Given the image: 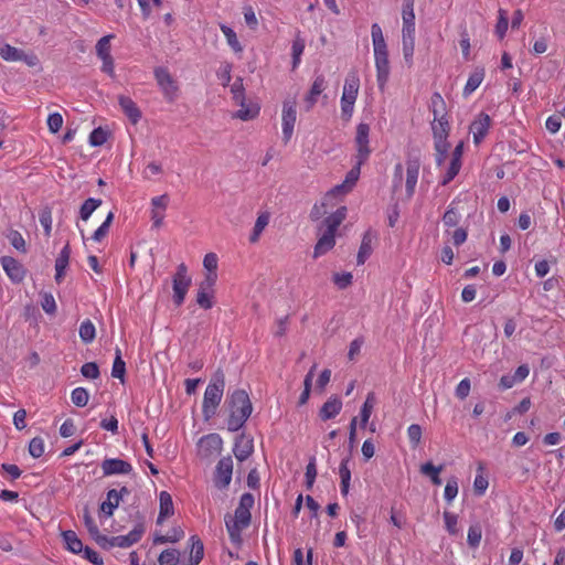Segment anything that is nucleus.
I'll return each mask as SVG.
<instances>
[{"label":"nucleus","mask_w":565,"mask_h":565,"mask_svg":"<svg viewBox=\"0 0 565 565\" xmlns=\"http://www.w3.org/2000/svg\"><path fill=\"white\" fill-rule=\"evenodd\" d=\"M370 126L364 122H360L356 127V135H355V148H356V154H355V166L347 173L345 180L343 183L334 186L328 195H335V194H343L352 190V188L355 185L356 181L360 177V170L361 166L364 164L372 150L370 148Z\"/></svg>","instance_id":"obj_1"},{"label":"nucleus","mask_w":565,"mask_h":565,"mask_svg":"<svg viewBox=\"0 0 565 565\" xmlns=\"http://www.w3.org/2000/svg\"><path fill=\"white\" fill-rule=\"evenodd\" d=\"M347 207L340 206L335 212L331 213L327 216L319 225V231H323L322 235L319 237L317 244L313 249V257L318 258L324 255L327 252L332 249L335 245V232L341 223L347 217Z\"/></svg>","instance_id":"obj_2"},{"label":"nucleus","mask_w":565,"mask_h":565,"mask_svg":"<svg viewBox=\"0 0 565 565\" xmlns=\"http://www.w3.org/2000/svg\"><path fill=\"white\" fill-rule=\"evenodd\" d=\"M254 505V495L244 493L235 510L234 518L227 515L225 519L226 530L233 543L241 542V532L248 527L252 520L250 509Z\"/></svg>","instance_id":"obj_3"},{"label":"nucleus","mask_w":565,"mask_h":565,"mask_svg":"<svg viewBox=\"0 0 565 565\" xmlns=\"http://www.w3.org/2000/svg\"><path fill=\"white\" fill-rule=\"evenodd\" d=\"M230 417L227 428L231 431L241 429L252 414L253 406L244 390H235L228 397Z\"/></svg>","instance_id":"obj_4"},{"label":"nucleus","mask_w":565,"mask_h":565,"mask_svg":"<svg viewBox=\"0 0 565 565\" xmlns=\"http://www.w3.org/2000/svg\"><path fill=\"white\" fill-rule=\"evenodd\" d=\"M224 387V373L221 370H217L206 386L203 396L202 412L206 420L216 414V409L223 397Z\"/></svg>","instance_id":"obj_5"},{"label":"nucleus","mask_w":565,"mask_h":565,"mask_svg":"<svg viewBox=\"0 0 565 565\" xmlns=\"http://www.w3.org/2000/svg\"><path fill=\"white\" fill-rule=\"evenodd\" d=\"M360 88V79L355 74H350L343 85L341 97V117L349 121L352 117L354 104Z\"/></svg>","instance_id":"obj_6"},{"label":"nucleus","mask_w":565,"mask_h":565,"mask_svg":"<svg viewBox=\"0 0 565 565\" xmlns=\"http://www.w3.org/2000/svg\"><path fill=\"white\" fill-rule=\"evenodd\" d=\"M231 92L233 94V100L235 104L239 105L241 108L237 110L235 117L242 120H250L255 118L259 113V107L256 105L247 106L245 104V94L243 79L237 77L233 85L231 86Z\"/></svg>","instance_id":"obj_7"},{"label":"nucleus","mask_w":565,"mask_h":565,"mask_svg":"<svg viewBox=\"0 0 565 565\" xmlns=\"http://www.w3.org/2000/svg\"><path fill=\"white\" fill-rule=\"evenodd\" d=\"M191 282V277L188 275V267L184 263H181L177 267V270L172 277V299L175 306L179 307L183 303Z\"/></svg>","instance_id":"obj_8"},{"label":"nucleus","mask_w":565,"mask_h":565,"mask_svg":"<svg viewBox=\"0 0 565 565\" xmlns=\"http://www.w3.org/2000/svg\"><path fill=\"white\" fill-rule=\"evenodd\" d=\"M428 108L434 115V120L431 122V131L434 132V128L437 129L439 126H441V128H445L446 131H449L450 125L448 121L447 105L440 93L435 92L431 95Z\"/></svg>","instance_id":"obj_9"},{"label":"nucleus","mask_w":565,"mask_h":565,"mask_svg":"<svg viewBox=\"0 0 565 565\" xmlns=\"http://www.w3.org/2000/svg\"><path fill=\"white\" fill-rule=\"evenodd\" d=\"M154 77L163 93L164 98L169 103H172L177 98L179 92V87L174 78L164 67H157L154 70Z\"/></svg>","instance_id":"obj_10"},{"label":"nucleus","mask_w":565,"mask_h":565,"mask_svg":"<svg viewBox=\"0 0 565 565\" xmlns=\"http://www.w3.org/2000/svg\"><path fill=\"white\" fill-rule=\"evenodd\" d=\"M233 460L230 456L218 460L214 472V484L217 489H226L232 480Z\"/></svg>","instance_id":"obj_11"},{"label":"nucleus","mask_w":565,"mask_h":565,"mask_svg":"<svg viewBox=\"0 0 565 565\" xmlns=\"http://www.w3.org/2000/svg\"><path fill=\"white\" fill-rule=\"evenodd\" d=\"M415 0H404L402 19V40H415V13H414Z\"/></svg>","instance_id":"obj_12"},{"label":"nucleus","mask_w":565,"mask_h":565,"mask_svg":"<svg viewBox=\"0 0 565 565\" xmlns=\"http://www.w3.org/2000/svg\"><path fill=\"white\" fill-rule=\"evenodd\" d=\"M420 159L418 156H408L406 160V194L412 198L418 180Z\"/></svg>","instance_id":"obj_13"},{"label":"nucleus","mask_w":565,"mask_h":565,"mask_svg":"<svg viewBox=\"0 0 565 565\" xmlns=\"http://www.w3.org/2000/svg\"><path fill=\"white\" fill-rule=\"evenodd\" d=\"M297 119L296 102L287 100L282 106V135L285 141H289L292 136L295 122Z\"/></svg>","instance_id":"obj_14"},{"label":"nucleus","mask_w":565,"mask_h":565,"mask_svg":"<svg viewBox=\"0 0 565 565\" xmlns=\"http://www.w3.org/2000/svg\"><path fill=\"white\" fill-rule=\"evenodd\" d=\"M449 131H446L445 128L439 126L437 129L434 128V146L437 152L436 154V163L437 166H441L447 157L448 150L450 148V143L447 141Z\"/></svg>","instance_id":"obj_15"},{"label":"nucleus","mask_w":565,"mask_h":565,"mask_svg":"<svg viewBox=\"0 0 565 565\" xmlns=\"http://www.w3.org/2000/svg\"><path fill=\"white\" fill-rule=\"evenodd\" d=\"M100 467L104 477L114 475H129L132 471V466L128 461L119 458H107L103 460Z\"/></svg>","instance_id":"obj_16"},{"label":"nucleus","mask_w":565,"mask_h":565,"mask_svg":"<svg viewBox=\"0 0 565 565\" xmlns=\"http://www.w3.org/2000/svg\"><path fill=\"white\" fill-rule=\"evenodd\" d=\"M491 118L486 113H480L470 125V132L473 136V142L479 145L489 131Z\"/></svg>","instance_id":"obj_17"},{"label":"nucleus","mask_w":565,"mask_h":565,"mask_svg":"<svg viewBox=\"0 0 565 565\" xmlns=\"http://www.w3.org/2000/svg\"><path fill=\"white\" fill-rule=\"evenodd\" d=\"M145 532L142 524H137L127 535L111 536V548L115 546L127 548L139 542Z\"/></svg>","instance_id":"obj_18"},{"label":"nucleus","mask_w":565,"mask_h":565,"mask_svg":"<svg viewBox=\"0 0 565 565\" xmlns=\"http://www.w3.org/2000/svg\"><path fill=\"white\" fill-rule=\"evenodd\" d=\"M1 265L12 281L20 282L23 280L25 270L22 264H20L17 259L10 256H3L1 258Z\"/></svg>","instance_id":"obj_19"},{"label":"nucleus","mask_w":565,"mask_h":565,"mask_svg":"<svg viewBox=\"0 0 565 565\" xmlns=\"http://www.w3.org/2000/svg\"><path fill=\"white\" fill-rule=\"evenodd\" d=\"M377 239V233L369 228L362 237V242L359 248L356 263L363 265L373 252V242Z\"/></svg>","instance_id":"obj_20"},{"label":"nucleus","mask_w":565,"mask_h":565,"mask_svg":"<svg viewBox=\"0 0 565 565\" xmlns=\"http://www.w3.org/2000/svg\"><path fill=\"white\" fill-rule=\"evenodd\" d=\"M374 57L377 84L379 87L383 89L390 76L388 52L374 54Z\"/></svg>","instance_id":"obj_21"},{"label":"nucleus","mask_w":565,"mask_h":565,"mask_svg":"<svg viewBox=\"0 0 565 565\" xmlns=\"http://www.w3.org/2000/svg\"><path fill=\"white\" fill-rule=\"evenodd\" d=\"M71 258V246L67 242L55 259V281L61 284L65 277L66 268Z\"/></svg>","instance_id":"obj_22"},{"label":"nucleus","mask_w":565,"mask_h":565,"mask_svg":"<svg viewBox=\"0 0 565 565\" xmlns=\"http://www.w3.org/2000/svg\"><path fill=\"white\" fill-rule=\"evenodd\" d=\"M222 444L223 441L220 435L209 434L200 439L199 448L200 451L207 457L213 454H218L222 449Z\"/></svg>","instance_id":"obj_23"},{"label":"nucleus","mask_w":565,"mask_h":565,"mask_svg":"<svg viewBox=\"0 0 565 565\" xmlns=\"http://www.w3.org/2000/svg\"><path fill=\"white\" fill-rule=\"evenodd\" d=\"M118 103L125 115L136 125L141 118V111L136 103L130 97L124 95L118 97Z\"/></svg>","instance_id":"obj_24"},{"label":"nucleus","mask_w":565,"mask_h":565,"mask_svg":"<svg viewBox=\"0 0 565 565\" xmlns=\"http://www.w3.org/2000/svg\"><path fill=\"white\" fill-rule=\"evenodd\" d=\"M342 409V401L338 396H331L320 408L319 416L322 420L334 418Z\"/></svg>","instance_id":"obj_25"},{"label":"nucleus","mask_w":565,"mask_h":565,"mask_svg":"<svg viewBox=\"0 0 565 565\" xmlns=\"http://www.w3.org/2000/svg\"><path fill=\"white\" fill-rule=\"evenodd\" d=\"M160 510L157 523L161 524L167 518L173 515L174 508L172 497L167 491H161L159 494Z\"/></svg>","instance_id":"obj_26"},{"label":"nucleus","mask_w":565,"mask_h":565,"mask_svg":"<svg viewBox=\"0 0 565 565\" xmlns=\"http://www.w3.org/2000/svg\"><path fill=\"white\" fill-rule=\"evenodd\" d=\"M253 449V441L242 435L236 438L233 452L238 461H244L252 455Z\"/></svg>","instance_id":"obj_27"},{"label":"nucleus","mask_w":565,"mask_h":565,"mask_svg":"<svg viewBox=\"0 0 565 565\" xmlns=\"http://www.w3.org/2000/svg\"><path fill=\"white\" fill-rule=\"evenodd\" d=\"M484 74L486 72L483 67L475 68V71L469 75L468 81L463 87V97L470 96L481 85L484 79Z\"/></svg>","instance_id":"obj_28"},{"label":"nucleus","mask_w":565,"mask_h":565,"mask_svg":"<svg viewBox=\"0 0 565 565\" xmlns=\"http://www.w3.org/2000/svg\"><path fill=\"white\" fill-rule=\"evenodd\" d=\"M191 548L188 563L184 565H198L204 556V545L201 539L196 535L190 537Z\"/></svg>","instance_id":"obj_29"},{"label":"nucleus","mask_w":565,"mask_h":565,"mask_svg":"<svg viewBox=\"0 0 565 565\" xmlns=\"http://www.w3.org/2000/svg\"><path fill=\"white\" fill-rule=\"evenodd\" d=\"M326 88V79L323 75L316 76L311 88L309 90V94L306 97V103L308 104L307 109H310L316 103L318 96Z\"/></svg>","instance_id":"obj_30"},{"label":"nucleus","mask_w":565,"mask_h":565,"mask_svg":"<svg viewBox=\"0 0 565 565\" xmlns=\"http://www.w3.org/2000/svg\"><path fill=\"white\" fill-rule=\"evenodd\" d=\"M371 35L373 42L374 54L387 53V45L383 35V31L379 23H373L371 26Z\"/></svg>","instance_id":"obj_31"},{"label":"nucleus","mask_w":565,"mask_h":565,"mask_svg":"<svg viewBox=\"0 0 565 565\" xmlns=\"http://www.w3.org/2000/svg\"><path fill=\"white\" fill-rule=\"evenodd\" d=\"M62 537L66 548L74 554H78L85 548L77 534L72 530L63 531Z\"/></svg>","instance_id":"obj_32"},{"label":"nucleus","mask_w":565,"mask_h":565,"mask_svg":"<svg viewBox=\"0 0 565 565\" xmlns=\"http://www.w3.org/2000/svg\"><path fill=\"white\" fill-rule=\"evenodd\" d=\"M119 503L120 502L118 500L117 490L110 489L107 492L106 500L100 504V511L106 516H111L114 514V511L118 508Z\"/></svg>","instance_id":"obj_33"},{"label":"nucleus","mask_w":565,"mask_h":565,"mask_svg":"<svg viewBox=\"0 0 565 565\" xmlns=\"http://www.w3.org/2000/svg\"><path fill=\"white\" fill-rule=\"evenodd\" d=\"M444 466L440 465L438 467L434 466L433 462L428 461L420 466V473L430 478L431 482L435 486L441 484V479L439 473L443 471Z\"/></svg>","instance_id":"obj_34"},{"label":"nucleus","mask_w":565,"mask_h":565,"mask_svg":"<svg viewBox=\"0 0 565 565\" xmlns=\"http://www.w3.org/2000/svg\"><path fill=\"white\" fill-rule=\"evenodd\" d=\"M349 458L342 459L339 467V475L341 478V493L347 495L349 493L350 481H351V471L349 469Z\"/></svg>","instance_id":"obj_35"},{"label":"nucleus","mask_w":565,"mask_h":565,"mask_svg":"<svg viewBox=\"0 0 565 565\" xmlns=\"http://www.w3.org/2000/svg\"><path fill=\"white\" fill-rule=\"evenodd\" d=\"M0 56L6 61H21L23 52L8 43L0 44Z\"/></svg>","instance_id":"obj_36"},{"label":"nucleus","mask_w":565,"mask_h":565,"mask_svg":"<svg viewBox=\"0 0 565 565\" xmlns=\"http://www.w3.org/2000/svg\"><path fill=\"white\" fill-rule=\"evenodd\" d=\"M78 332L79 338L84 343L93 342L96 337L95 326L89 319H86L81 323Z\"/></svg>","instance_id":"obj_37"},{"label":"nucleus","mask_w":565,"mask_h":565,"mask_svg":"<svg viewBox=\"0 0 565 565\" xmlns=\"http://www.w3.org/2000/svg\"><path fill=\"white\" fill-rule=\"evenodd\" d=\"M102 203L103 201L100 199H87L79 209V217L83 221H87L93 214V212L102 205Z\"/></svg>","instance_id":"obj_38"},{"label":"nucleus","mask_w":565,"mask_h":565,"mask_svg":"<svg viewBox=\"0 0 565 565\" xmlns=\"http://www.w3.org/2000/svg\"><path fill=\"white\" fill-rule=\"evenodd\" d=\"M375 405V396L374 393H369L365 402L363 403L360 412L361 417V426L364 427L372 414L373 407Z\"/></svg>","instance_id":"obj_39"},{"label":"nucleus","mask_w":565,"mask_h":565,"mask_svg":"<svg viewBox=\"0 0 565 565\" xmlns=\"http://www.w3.org/2000/svg\"><path fill=\"white\" fill-rule=\"evenodd\" d=\"M126 373V363L121 358V350L116 348V356L113 363L111 376L115 379L124 380Z\"/></svg>","instance_id":"obj_40"},{"label":"nucleus","mask_w":565,"mask_h":565,"mask_svg":"<svg viewBox=\"0 0 565 565\" xmlns=\"http://www.w3.org/2000/svg\"><path fill=\"white\" fill-rule=\"evenodd\" d=\"M509 28V18L508 12L504 9H499L498 11V21L495 24V34L500 40H502Z\"/></svg>","instance_id":"obj_41"},{"label":"nucleus","mask_w":565,"mask_h":565,"mask_svg":"<svg viewBox=\"0 0 565 565\" xmlns=\"http://www.w3.org/2000/svg\"><path fill=\"white\" fill-rule=\"evenodd\" d=\"M184 536L181 527H173L168 535H156L154 544L175 543Z\"/></svg>","instance_id":"obj_42"},{"label":"nucleus","mask_w":565,"mask_h":565,"mask_svg":"<svg viewBox=\"0 0 565 565\" xmlns=\"http://www.w3.org/2000/svg\"><path fill=\"white\" fill-rule=\"evenodd\" d=\"M460 218H461V214L454 206V203H451L448 206L447 211L444 213L443 223L446 227H455L458 225Z\"/></svg>","instance_id":"obj_43"},{"label":"nucleus","mask_w":565,"mask_h":565,"mask_svg":"<svg viewBox=\"0 0 565 565\" xmlns=\"http://www.w3.org/2000/svg\"><path fill=\"white\" fill-rule=\"evenodd\" d=\"M481 537H482V527H481L480 523L477 522V523L470 525V527L468 530V536H467L468 545L472 548L478 547L481 542Z\"/></svg>","instance_id":"obj_44"},{"label":"nucleus","mask_w":565,"mask_h":565,"mask_svg":"<svg viewBox=\"0 0 565 565\" xmlns=\"http://www.w3.org/2000/svg\"><path fill=\"white\" fill-rule=\"evenodd\" d=\"M269 216L267 214H260L254 225L253 233L249 236L250 243H256L259 239L260 234L268 225Z\"/></svg>","instance_id":"obj_45"},{"label":"nucleus","mask_w":565,"mask_h":565,"mask_svg":"<svg viewBox=\"0 0 565 565\" xmlns=\"http://www.w3.org/2000/svg\"><path fill=\"white\" fill-rule=\"evenodd\" d=\"M221 31L226 38L227 44L233 49L235 52H242L243 47L236 36V33L234 30L225 24H221Z\"/></svg>","instance_id":"obj_46"},{"label":"nucleus","mask_w":565,"mask_h":565,"mask_svg":"<svg viewBox=\"0 0 565 565\" xmlns=\"http://www.w3.org/2000/svg\"><path fill=\"white\" fill-rule=\"evenodd\" d=\"M180 561V553L175 548H168L161 552L158 562L160 565H177Z\"/></svg>","instance_id":"obj_47"},{"label":"nucleus","mask_w":565,"mask_h":565,"mask_svg":"<svg viewBox=\"0 0 565 565\" xmlns=\"http://www.w3.org/2000/svg\"><path fill=\"white\" fill-rule=\"evenodd\" d=\"M72 403L77 407H84L87 405L89 399L88 391L84 387H76L71 394Z\"/></svg>","instance_id":"obj_48"},{"label":"nucleus","mask_w":565,"mask_h":565,"mask_svg":"<svg viewBox=\"0 0 565 565\" xmlns=\"http://www.w3.org/2000/svg\"><path fill=\"white\" fill-rule=\"evenodd\" d=\"M114 213L109 212L102 225L94 232L92 238L95 242H100L109 232V227L114 221Z\"/></svg>","instance_id":"obj_49"},{"label":"nucleus","mask_w":565,"mask_h":565,"mask_svg":"<svg viewBox=\"0 0 565 565\" xmlns=\"http://www.w3.org/2000/svg\"><path fill=\"white\" fill-rule=\"evenodd\" d=\"M305 50V40L299 36V34L296 36V39L292 42L291 51H292V67L296 68L298 64L300 63V56L303 53Z\"/></svg>","instance_id":"obj_50"},{"label":"nucleus","mask_w":565,"mask_h":565,"mask_svg":"<svg viewBox=\"0 0 565 565\" xmlns=\"http://www.w3.org/2000/svg\"><path fill=\"white\" fill-rule=\"evenodd\" d=\"M113 34H108L98 40L96 44V53L99 58L110 56V40Z\"/></svg>","instance_id":"obj_51"},{"label":"nucleus","mask_w":565,"mask_h":565,"mask_svg":"<svg viewBox=\"0 0 565 565\" xmlns=\"http://www.w3.org/2000/svg\"><path fill=\"white\" fill-rule=\"evenodd\" d=\"M40 223L44 228V234L46 237H50L51 231H52V211L49 206H45L43 210H41L40 215Z\"/></svg>","instance_id":"obj_52"},{"label":"nucleus","mask_w":565,"mask_h":565,"mask_svg":"<svg viewBox=\"0 0 565 565\" xmlns=\"http://www.w3.org/2000/svg\"><path fill=\"white\" fill-rule=\"evenodd\" d=\"M196 303L205 310L211 309L214 305L213 292L198 289Z\"/></svg>","instance_id":"obj_53"},{"label":"nucleus","mask_w":565,"mask_h":565,"mask_svg":"<svg viewBox=\"0 0 565 565\" xmlns=\"http://www.w3.org/2000/svg\"><path fill=\"white\" fill-rule=\"evenodd\" d=\"M107 131L102 127L95 128L89 135V143L93 147L103 146L107 140Z\"/></svg>","instance_id":"obj_54"},{"label":"nucleus","mask_w":565,"mask_h":565,"mask_svg":"<svg viewBox=\"0 0 565 565\" xmlns=\"http://www.w3.org/2000/svg\"><path fill=\"white\" fill-rule=\"evenodd\" d=\"M44 440L41 437H34L29 444V452L33 458H40L44 454Z\"/></svg>","instance_id":"obj_55"},{"label":"nucleus","mask_w":565,"mask_h":565,"mask_svg":"<svg viewBox=\"0 0 565 565\" xmlns=\"http://www.w3.org/2000/svg\"><path fill=\"white\" fill-rule=\"evenodd\" d=\"M457 494H458V480L456 477H451L448 479V481L446 483L444 497H445L446 501L451 502L457 497Z\"/></svg>","instance_id":"obj_56"},{"label":"nucleus","mask_w":565,"mask_h":565,"mask_svg":"<svg viewBox=\"0 0 565 565\" xmlns=\"http://www.w3.org/2000/svg\"><path fill=\"white\" fill-rule=\"evenodd\" d=\"M317 477V466L316 458H310L307 468H306V487L307 489H311Z\"/></svg>","instance_id":"obj_57"},{"label":"nucleus","mask_w":565,"mask_h":565,"mask_svg":"<svg viewBox=\"0 0 565 565\" xmlns=\"http://www.w3.org/2000/svg\"><path fill=\"white\" fill-rule=\"evenodd\" d=\"M81 373L86 379L96 380L99 377V367L95 362H87L82 365Z\"/></svg>","instance_id":"obj_58"},{"label":"nucleus","mask_w":565,"mask_h":565,"mask_svg":"<svg viewBox=\"0 0 565 565\" xmlns=\"http://www.w3.org/2000/svg\"><path fill=\"white\" fill-rule=\"evenodd\" d=\"M403 43V55L405 63L408 66L413 65V56L415 51V40H402Z\"/></svg>","instance_id":"obj_59"},{"label":"nucleus","mask_w":565,"mask_h":565,"mask_svg":"<svg viewBox=\"0 0 565 565\" xmlns=\"http://www.w3.org/2000/svg\"><path fill=\"white\" fill-rule=\"evenodd\" d=\"M8 238L10 241L11 245L15 249H18L22 253L26 252L25 241H24L23 236L18 231H10V233L8 234Z\"/></svg>","instance_id":"obj_60"},{"label":"nucleus","mask_w":565,"mask_h":565,"mask_svg":"<svg viewBox=\"0 0 565 565\" xmlns=\"http://www.w3.org/2000/svg\"><path fill=\"white\" fill-rule=\"evenodd\" d=\"M41 307L49 315L56 312V302L52 294L46 292L42 296Z\"/></svg>","instance_id":"obj_61"},{"label":"nucleus","mask_w":565,"mask_h":565,"mask_svg":"<svg viewBox=\"0 0 565 565\" xmlns=\"http://www.w3.org/2000/svg\"><path fill=\"white\" fill-rule=\"evenodd\" d=\"M407 436L413 447H417L422 439V427L418 424H412L407 428Z\"/></svg>","instance_id":"obj_62"},{"label":"nucleus","mask_w":565,"mask_h":565,"mask_svg":"<svg viewBox=\"0 0 565 565\" xmlns=\"http://www.w3.org/2000/svg\"><path fill=\"white\" fill-rule=\"evenodd\" d=\"M63 126V117L60 113L49 115L47 127L51 132L56 134Z\"/></svg>","instance_id":"obj_63"},{"label":"nucleus","mask_w":565,"mask_h":565,"mask_svg":"<svg viewBox=\"0 0 565 565\" xmlns=\"http://www.w3.org/2000/svg\"><path fill=\"white\" fill-rule=\"evenodd\" d=\"M352 274L351 273H344V274H334L333 275V282L340 288L345 289L352 284Z\"/></svg>","instance_id":"obj_64"}]
</instances>
